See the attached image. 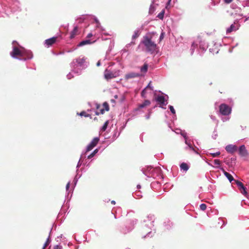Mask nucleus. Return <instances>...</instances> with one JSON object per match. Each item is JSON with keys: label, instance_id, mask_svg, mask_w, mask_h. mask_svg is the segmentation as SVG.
Here are the masks:
<instances>
[{"label": "nucleus", "instance_id": "60", "mask_svg": "<svg viewBox=\"0 0 249 249\" xmlns=\"http://www.w3.org/2000/svg\"><path fill=\"white\" fill-rule=\"evenodd\" d=\"M216 4V2L214 1H212V2H211V5H213V6H214Z\"/></svg>", "mask_w": 249, "mask_h": 249}, {"label": "nucleus", "instance_id": "38", "mask_svg": "<svg viewBox=\"0 0 249 249\" xmlns=\"http://www.w3.org/2000/svg\"><path fill=\"white\" fill-rule=\"evenodd\" d=\"M81 175H80L78 176V173H77V175L74 177V178L73 179V182L74 186L76 185L77 181L78 180V179L81 177Z\"/></svg>", "mask_w": 249, "mask_h": 249}, {"label": "nucleus", "instance_id": "40", "mask_svg": "<svg viewBox=\"0 0 249 249\" xmlns=\"http://www.w3.org/2000/svg\"><path fill=\"white\" fill-rule=\"evenodd\" d=\"M145 88H146V89L148 90V89H149L150 90V91H153V87L152 86V84H151V81H150L148 84L147 85V86Z\"/></svg>", "mask_w": 249, "mask_h": 249}, {"label": "nucleus", "instance_id": "11", "mask_svg": "<svg viewBox=\"0 0 249 249\" xmlns=\"http://www.w3.org/2000/svg\"><path fill=\"white\" fill-rule=\"evenodd\" d=\"M164 2V0H152V3L151 4L149 12L150 14H153L156 9V6H158L161 3H162Z\"/></svg>", "mask_w": 249, "mask_h": 249}, {"label": "nucleus", "instance_id": "64", "mask_svg": "<svg viewBox=\"0 0 249 249\" xmlns=\"http://www.w3.org/2000/svg\"><path fill=\"white\" fill-rule=\"evenodd\" d=\"M247 20H249V16L246 18V19H245V22Z\"/></svg>", "mask_w": 249, "mask_h": 249}, {"label": "nucleus", "instance_id": "42", "mask_svg": "<svg viewBox=\"0 0 249 249\" xmlns=\"http://www.w3.org/2000/svg\"><path fill=\"white\" fill-rule=\"evenodd\" d=\"M103 107H105V110L108 111L109 109V105L107 102H104L103 104Z\"/></svg>", "mask_w": 249, "mask_h": 249}, {"label": "nucleus", "instance_id": "13", "mask_svg": "<svg viewBox=\"0 0 249 249\" xmlns=\"http://www.w3.org/2000/svg\"><path fill=\"white\" fill-rule=\"evenodd\" d=\"M239 155L242 157H246L249 155V153L246 149L245 145L243 144L241 145L238 149Z\"/></svg>", "mask_w": 249, "mask_h": 249}, {"label": "nucleus", "instance_id": "34", "mask_svg": "<svg viewBox=\"0 0 249 249\" xmlns=\"http://www.w3.org/2000/svg\"><path fill=\"white\" fill-rule=\"evenodd\" d=\"M178 130L179 131L181 135L184 138L185 140H186V139H188L187 136V133L186 132H185L184 131H182L180 129H178Z\"/></svg>", "mask_w": 249, "mask_h": 249}, {"label": "nucleus", "instance_id": "29", "mask_svg": "<svg viewBox=\"0 0 249 249\" xmlns=\"http://www.w3.org/2000/svg\"><path fill=\"white\" fill-rule=\"evenodd\" d=\"M78 31V27L77 26H75L72 30V31L71 32L70 34V38L71 39L74 37L75 35L76 34V33Z\"/></svg>", "mask_w": 249, "mask_h": 249}, {"label": "nucleus", "instance_id": "28", "mask_svg": "<svg viewBox=\"0 0 249 249\" xmlns=\"http://www.w3.org/2000/svg\"><path fill=\"white\" fill-rule=\"evenodd\" d=\"M148 65L146 63H144L142 67L140 68V71L143 73H146L148 71Z\"/></svg>", "mask_w": 249, "mask_h": 249}, {"label": "nucleus", "instance_id": "4", "mask_svg": "<svg viewBox=\"0 0 249 249\" xmlns=\"http://www.w3.org/2000/svg\"><path fill=\"white\" fill-rule=\"evenodd\" d=\"M141 43L144 46L146 51L150 54L154 53L157 49V44L152 41L150 33L147 34L143 37Z\"/></svg>", "mask_w": 249, "mask_h": 249}, {"label": "nucleus", "instance_id": "2", "mask_svg": "<svg viewBox=\"0 0 249 249\" xmlns=\"http://www.w3.org/2000/svg\"><path fill=\"white\" fill-rule=\"evenodd\" d=\"M154 220L155 217L153 215H149L143 220L142 230V238H151L154 235L156 232L154 229Z\"/></svg>", "mask_w": 249, "mask_h": 249}, {"label": "nucleus", "instance_id": "23", "mask_svg": "<svg viewBox=\"0 0 249 249\" xmlns=\"http://www.w3.org/2000/svg\"><path fill=\"white\" fill-rule=\"evenodd\" d=\"M168 107H169V109H170V111H171V112L173 114V116L172 117L173 121L176 120L177 116L176 114V110H175L174 107L171 105H169Z\"/></svg>", "mask_w": 249, "mask_h": 249}, {"label": "nucleus", "instance_id": "20", "mask_svg": "<svg viewBox=\"0 0 249 249\" xmlns=\"http://www.w3.org/2000/svg\"><path fill=\"white\" fill-rule=\"evenodd\" d=\"M151 104V102L149 100H145L140 105H139L138 107L134 109L135 111H137L139 110L140 108H142L145 107L146 106H148Z\"/></svg>", "mask_w": 249, "mask_h": 249}, {"label": "nucleus", "instance_id": "22", "mask_svg": "<svg viewBox=\"0 0 249 249\" xmlns=\"http://www.w3.org/2000/svg\"><path fill=\"white\" fill-rule=\"evenodd\" d=\"M164 226L166 229L169 230L173 226V223L170 220L167 219L164 222Z\"/></svg>", "mask_w": 249, "mask_h": 249}, {"label": "nucleus", "instance_id": "45", "mask_svg": "<svg viewBox=\"0 0 249 249\" xmlns=\"http://www.w3.org/2000/svg\"><path fill=\"white\" fill-rule=\"evenodd\" d=\"M200 209L202 211H205L207 208V205L204 203H202L199 206Z\"/></svg>", "mask_w": 249, "mask_h": 249}, {"label": "nucleus", "instance_id": "36", "mask_svg": "<svg viewBox=\"0 0 249 249\" xmlns=\"http://www.w3.org/2000/svg\"><path fill=\"white\" fill-rule=\"evenodd\" d=\"M216 128H217V127L216 126L215 128H214V130L213 132V134L212 135V138L215 140L216 139V138L218 136V134H217V130H216Z\"/></svg>", "mask_w": 249, "mask_h": 249}, {"label": "nucleus", "instance_id": "48", "mask_svg": "<svg viewBox=\"0 0 249 249\" xmlns=\"http://www.w3.org/2000/svg\"><path fill=\"white\" fill-rule=\"evenodd\" d=\"M210 118H211V119L213 121H215V122H216V127H217V125H218V121H217V120H216V117H215V116H213V115H211V116H210Z\"/></svg>", "mask_w": 249, "mask_h": 249}, {"label": "nucleus", "instance_id": "53", "mask_svg": "<svg viewBox=\"0 0 249 249\" xmlns=\"http://www.w3.org/2000/svg\"><path fill=\"white\" fill-rule=\"evenodd\" d=\"M70 186V182L69 181L67 183V184H66V190L67 192L69 191Z\"/></svg>", "mask_w": 249, "mask_h": 249}, {"label": "nucleus", "instance_id": "30", "mask_svg": "<svg viewBox=\"0 0 249 249\" xmlns=\"http://www.w3.org/2000/svg\"><path fill=\"white\" fill-rule=\"evenodd\" d=\"M140 35V30L139 29H137L135 30L134 34L132 36V40L137 38Z\"/></svg>", "mask_w": 249, "mask_h": 249}, {"label": "nucleus", "instance_id": "51", "mask_svg": "<svg viewBox=\"0 0 249 249\" xmlns=\"http://www.w3.org/2000/svg\"><path fill=\"white\" fill-rule=\"evenodd\" d=\"M50 242V236L48 237V238H47L46 242L45 243L44 245V248H45L48 245V244Z\"/></svg>", "mask_w": 249, "mask_h": 249}, {"label": "nucleus", "instance_id": "16", "mask_svg": "<svg viewBox=\"0 0 249 249\" xmlns=\"http://www.w3.org/2000/svg\"><path fill=\"white\" fill-rule=\"evenodd\" d=\"M235 182L237 186L241 190V193L245 195H247V192L246 191V188L244 186V184L238 180H235Z\"/></svg>", "mask_w": 249, "mask_h": 249}, {"label": "nucleus", "instance_id": "1", "mask_svg": "<svg viewBox=\"0 0 249 249\" xmlns=\"http://www.w3.org/2000/svg\"><path fill=\"white\" fill-rule=\"evenodd\" d=\"M12 49L10 55L13 58L25 61L33 58V54L30 50L25 49L15 40L12 42Z\"/></svg>", "mask_w": 249, "mask_h": 249}, {"label": "nucleus", "instance_id": "32", "mask_svg": "<svg viewBox=\"0 0 249 249\" xmlns=\"http://www.w3.org/2000/svg\"><path fill=\"white\" fill-rule=\"evenodd\" d=\"M74 74L75 73L73 71H72V69H71V71L67 75V78L68 79H71L74 77Z\"/></svg>", "mask_w": 249, "mask_h": 249}, {"label": "nucleus", "instance_id": "49", "mask_svg": "<svg viewBox=\"0 0 249 249\" xmlns=\"http://www.w3.org/2000/svg\"><path fill=\"white\" fill-rule=\"evenodd\" d=\"M164 35H165V33L163 31H162L161 33H160V38H159L160 41H161L163 39V38L164 36Z\"/></svg>", "mask_w": 249, "mask_h": 249}, {"label": "nucleus", "instance_id": "3", "mask_svg": "<svg viewBox=\"0 0 249 249\" xmlns=\"http://www.w3.org/2000/svg\"><path fill=\"white\" fill-rule=\"evenodd\" d=\"M87 58L85 56H80L74 59L70 64L72 71L75 74L79 75L81 74L83 70H85L89 65V63L86 61Z\"/></svg>", "mask_w": 249, "mask_h": 249}, {"label": "nucleus", "instance_id": "17", "mask_svg": "<svg viewBox=\"0 0 249 249\" xmlns=\"http://www.w3.org/2000/svg\"><path fill=\"white\" fill-rule=\"evenodd\" d=\"M217 168L222 171L225 176L228 178L230 182H231L232 181H235V180H234L232 175L226 172L223 167H217Z\"/></svg>", "mask_w": 249, "mask_h": 249}, {"label": "nucleus", "instance_id": "18", "mask_svg": "<svg viewBox=\"0 0 249 249\" xmlns=\"http://www.w3.org/2000/svg\"><path fill=\"white\" fill-rule=\"evenodd\" d=\"M104 77L106 79L109 80L115 77L114 73L107 69L104 71Z\"/></svg>", "mask_w": 249, "mask_h": 249}, {"label": "nucleus", "instance_id": "63", "mask_svg": "<svg viewBox=\"0 0 249 249\" xmlns=\"http://www.w3.org/2000/svg\"><path fill=\"white\" fill-rule=\"evenodd\" d=\"M246 5L249 6V0H248L246 2Z\"/></svg>", "mask_w": 249, "mask_h": 249}, {"label": "nucleus", "instance_id": "39", "mask_svg": "<svg viewBox=\"0 0 249 249\" xmlns=\"http://www.w3.org/2000/svg\"><path fill=\"white\" fill-rule=\"evenodd\" d=\"M164 11H161L157 16V17L160 19H162L164 17Z\"/></svg>", "mask_w": 249, "mask_h": 249}, {"label": "nucleus", "instance_id": "35", "mask_svg": "<svg viewBox=\"0 0 249 249\" xmlns=\"http://www.w3.org/2000/svg\"><path fill=\"white\" fill-rule=\"evenodd\" d=\"M147 89L146 88H144L142 89L141 92V96L142 98H145L146 97V94L147 93Z\"/></svg>", "mask_w": 249, "mask_h": 249}, {"label": "nucleus", "instance_id": "9", "mask_svg": "<svg viewBox=\"0 0 249 249\" xmlns=\"http://www.w3.org/2000/svg\"><path fill=\"white\" fill-rule=\"evenodd\" d=\"M231 108L225 104H222L219 106V111L223 115L227 116L231 114Z\"/></svg>", "mask_w": 249, "mask_h": 249}, {"label": "nucleus", "instance_id": "50", "mask_svg": "<svg viewBox=\"0 0 249 249\" xmlns=\"http://www.w3.org/2000/svg\"><path fill=\"white\" fill-rule=\"evenodd\" d=\"M141 193L139 192H135V193L133 194V196L134 197H136V196H138L139 197H141L142 196L140 195Z\"/></svg>", "mask_w": 249, "mask_h": 249}, {"label": "nucleus", "instance_id": "52", "mask_svg": "<svg viewBox=\"0 0 249 249\" xmlns=\"http://www.w3.org/2000/svg\"><path fill=\"white\" fill-rule=\"evenodd\" d=\"M62 249V246L59 244L56 245L54 246L53 247V249Z\"/></svg>", "mask_w": 249, "mask_h": 249}, {"label": "nucleus", "instance_id": "19", "mask_svg": "<svg viewBox=\"0 0 249 249\" xmlns=\"http://www.w3.org/2000/svg\"><path fill=\"white\" fill-rule=\"evenodd\" d=\"M56 38L57 37L53 36L52 37L46 39L44 41V45H46L48 47H50L55 42Z\"/></svg>", "mask_w": 249, "mask_h": 249}, {"label": "nucleus", "instance_id": "44", "mask_svg": "<svg viewBox=\"0 0 249 249\" xmlns=\"http://www.w3.org/2000/svg\"><path fill=\"white\" fill-rule=\"evenodd\" d=\"M209 51L213 53V54L214 53H218V50L217 49H216V48H210L209 49Z\"/></svg>", "mask_w": 249, "mask_h": 249}, {"label": "nucleus", "instance_id": "59", "mask_svg": "<svg viewBox=\"0 0 249 249\" xmlns=\"http://www.w3.org/2000/svg\"><path fill=\"white\" fill-rule=\"evenodd\" d=\"M92 36V33H89V34L87 35V37L89 38V37H91Z\"/></svg>", "mask_w": 249, "mask_h": 249}, {"label": "nucleus", "instance_id": "14", "mask_svg": "<svg viewBox=\"0 0 249 249\" xmlns=\"http://www.w3.org/2000/svg\"><path fill=\"white\" fill-rule=\"evenodd\" d=\"M142 76L140 73L130 72L126 73L124 76V79L127 80L129 79L140 77Z\"/></svg>", "mask_w": 249, "mask_h": 249}, {"label": "nucleus", "instance_id": "31", "mask_svg": "<svg viewBox=\"0 0 249 249\" xmlns=\"http://www.w3.org/2000/svg\"><path fill=\"white\" fill-rule=\"evenodd\" d=\"M98 151H99V148H96L95 149H94L90 153V154H89V155L88 156V157H87L88 159H90L92 158H93L95 155V154H96L98 152Z\"/></svg>", "mask_w": 249, "mask_h": 249}, {"label": "nucleus", "instance_id": "7", "mask_svg": "<svg viewBox=\"0 0 249 249\" xmlns=\"http://www.w3.org/2000/svg\"><path fill=\"white\" fill-rule=\"evenodd\" d=\"M168 96L167 94H164L163 95H158L156 97L155 100L156 102L160 104V107L163 109H165L166 107H165V106H166L168 104L167 100L168 99Z\"/></svg>", "mask_w": 249, "mask_h": 249}, {"label": "nucleus", "instance_id": "15", "mask_svg": "<svg viewBox=\"0 0 249 249\" xmlns=\"http://www.w3.org/2000/svg\"><path fill=\"white\" fill-rule=\"evenodd\" d=\"M237 149V147L235 145L228 144L225 147L226 151L230 154L234 153Z\"/></svg>", "mask_w": 249, "mask_h": 249}, {"label": "nucleus", "instance_id": "37", "mask_svg": "<svg viewBox=\"0 0 249 249\" xmlns=\"http://www.w3.org/2000/svg\"><path fill=\"white\" fill-rule=\"evenodd\" d=\"M214 163L216 165V168H218L217 167H221L220 166L221 162L218 159H215L214 160Z\"/></svg>", "mask_w": 249, "mask_h": 249}, {"label": "nucleus", "instance_id": "61", "mask_svg": "<svg viewBox=\"0 0 249 249\" xmlns=\"http://www.w3.org/2000/svg\"><path fill=\"white\" fill-rule=\"evenodd\" d=\"M110 102L113 104H115L116 103L115 99H111Z\"/></svg>", "mask_w": 249, "mask_h": 249}, {"label": "nucleus", "instance_id": "12", "mask_svg": "<svg viewBox=\"0 0 249 249\" xmlns=\"http://www.w3.org/2000/svg\"><path fill=\"white\" fill-rule=\"evenodd\" d=\"M99 137H95L91 141V142L87 145L86 148V152H88L92 150L98 143L99 141Z\"/></svg>", "mask_w": 249, "mask_h": 249}, {"label": "nucleus", "instance_id": "27", "mask_svg": "<svg viewBox=\"0 0 249 249\" xmlns=\"http://www.w3.org/2000/svg\"><path fill=\"white\" fill-rule=\"evenodd\" d=\"M85 153H83L81 155V157H80V158L77 164V165H76V172L78 173V168L81 166L82 165V163L83 161V155L85 154Z\"/></svg>", "mask_w": 249, "mask_h": 249}, {"label": "nucleus", "instance_id": "54", "mask_svg": "<svg viewBox=\"0 0 249 249\" xmlns=\"http://www.w3.org/2000/svg\"><path fill=\"white\" fill-rule=\"evenodd\" d=\"M94 21L97 24H100V23H99V21L98 20V19H97V18L96 17H94Z\"/></svg>", "mask_w": 249, "mask_h": 249}, {"label": "nucleus", "instance_id": "56", "mask_svg": "<svg viewBox=\"0 0 249 249\" xmlns=\"http://www.w3.org/2000/svg\"><path fill=\"white\" fill-rule=\"evenodd\" d=\"M233 0H224L226 3L229 4L231 3Z\"/></svg>", "mask_w": 249, "mask_h": 249}, {"label": "nucleus", "instance_id": "46", "mask_svg": "<svg viewBox=\"0 0 249 249\" xmlns=\"http://www.w3.org/2000/svg\"><path fill=\"white\" fill-rule=\"evenodd\" d=\"M148 113L145 116V119L148 120L150 118L151 114L152 113V109H149L148 110Z\"/></svg>", "mask_w": 249, "mask_h": 249}, {"label": "nucleus", "instance_id": "57", "mask_svg": "<svg viewBox=\"0 0 249 249\" xmlns=\"http://www.w3.org/2000/svg\"><path fill=\"white\" fill-rule=\"evenodd\" d=\"M101 64L100 61L99 60V61H98L97 62V64H96V66H97V67H99V66H101Z\"/></svg>", "mask_w": 249, "mask_h": 249}, {"label": "nucleus", "instance_id": "62", "mask_svg": "<svg viewBox=\"0 0 249 249\" xmlns=\"http://www.w3.org/2000/svg\"><path fill=\"white\" fill-rule=\"evenodd\" d=\"M111 203L112 204H113V205H115V204H116V202H115V201H114V200H112V201H111Z\"/></svg>", "mask_w": 249, "mask_h": 249}, {"label": "nucleus", "instance_id": "21", "mask_svg": "<svg viewBox=\"0 0 249 249\" xmlns=\"http://www.w3.org/2000/svg\"><path fill=\"white\" fill-rule=\"evenodd\" d=\"M238 29V27H236L234 24H231V26L226 30L227 34H229L232 31H235Z\"/></svg>", "mask_w": 249, "mask_h": 249}, {"label": "nucleus", "instance_id": "58", "mask_svg": "<svg viewBox=\"0 0 249 249\" xmlns=\"http://www.w3.org/2000/svg\"><path fill=\"white\" fill-rule=\"evenodd\" d=\"M95 106H96V107L98 109L100 107V104H98V103H95Z\"/></svg>", "mask_w": 249, "mask_h": 249}, {"label": "nucleus", "instance_id": "43", "mask_svg": "<svg viewBox=\"0 0 249 249\" xmlns=\"http://www.w3.org/2000/svg\"><path fill=\"white\" fill-rule=\"evenodd\" d=\"M209 154L212 155L213 157L214 158L219 156L220 154V152L219 151H217L215 153H209Z\"/></svg>", "mask_w": 249, "mask_h": 249}, {"label": "nucleus", "instance_id": "24", "mask_svg": "<svg viewBox=\"0 0 249 249\" xmlns=\"http://www.w3.org/2000/svg\"><path fill=\"white\" fill-rule=\"evenodd\" d=\"M120 132L116 128L114 130L111 141L113 142L115 141L120 135Z\"/></svg>", "mask_w": 249, "mask_h": 249}, {"label": "nucleus", "instance_id": "41", "mask_svg": "<svg viewBox=\"0 0 249 249\" xmlns=\"http://www.w3.org/2000/svg\"><path fill=\"white\" fill-rule=\"evenodd\" d=\"M108 121H107L103 124V126L101 128V130L105 131L108 125Z\"/></svg>", "mask_w": 249, "mask_h": 249}, {"label": "nucleus", "instance_id": "55", "mask_svg": "<svg viewBox=\"0 0 249 249\" xmlns=\"http://www.w3.org/2000/svg\"><path fill=\"white\" fill-rule=\"evenodd\" d=\"M221 119L223 121V122H225V121H227L229 120V117H226V118L222 117Z\"/></svg>", "mask_w": 249, "mask_h": 249}, {"label": "nucleus", "instance_id": "33", "mask_svg": "<svg viewBox=\"0 0 249 249\" xmlns=\"http://www.w3.org/2000/svg\"><path fill=\"white\" fill-rule=\"evenodd\" d=\"M77 115L80 116H84L85 117H89L90 116V114H87L85 111H83L81 112L80 113H77Z\"/></svg>", "mask_w": 249, "mask_h": 249}, {"label": "nucleus", "instance_id": "25", "mask_svg": "<svg viewBox=\"0 0 249 249\" xmlns=\"http://www.w3.org/2000/svg\"><path fill=\"white\" fill-rule=\"evenodd\" d=\"M180 168L181 170H183L184 171L186 172L188 170L189 166L186 163L182 162L180 165Z\"/></svg>", "mask_w": 249, "mask_h": 249}, {"label": "nucleus", "instance_id": "47", "mask_svg": "<svg viewBox=\"0 0 249 249\" xmlns=\"http://www.w3.org/2000/svg\"><path fill=\"white\" fill-rule=\"evenodd\" d=\"M104 113H105V109H103V108H102V109H100V111L99 112L96 111L95 112V114L96 115H99L100 114H103Z\"/></svg>", "mask_w": 249, "mask_h": 249}, {"label": "nucleus", "instance_id": "8", "mask_svg": "<svg viewBox=\"0 0 249 249\" xmlns=\"http://www.w3.org/2000/svg\"><path fill=\"white\" fill-rule=\"evenodd\" d=\"M137 223V220L136 219L131 220L129 223V225L126 226L124 228H123L121 230V232L124 234L129 232L134 229V226Z\"/></svg>", "mask_w": 249, "mask_h": 249}, {"label": "nucleus", "instance_id": "6", "mask_svg": "<svg viewBox=\"0 0 249 249\" xmlns=\"http://www.w3.org/2000/svg\"><path fill=\"white\" fill-rule=\"evenodd\" d=\"M208 46L204 42L200 41L199 42V47L198 46V44L195 42H193L191 45V47L190 49L191 51V55H192L194 52L195 50L196 49V52L200 55L203 53L204 52L206 51Z\"/></svg>", "mask_w": 249, "mask_h": 249}, {"label": "nucleus", "instance_id": "26", "mask_svg": "<svg viewBox=\"0 0 249 249\" xmlns=\"http://www.w3.org/2000/svg\"><path fill=\"white\" fill-rule=\"evenodd\" d=\"M92 42L89 39H85L81 41L78 45V47H82L87 44H91Z\"/></svg>", "mask_w": 249, "mask_h": 249}, {"label": "nucleus", "instance_id": "5", "mask_svg": "<svg viewBox=\"0 0 249 249\" xmlns=\"http://www.w3.org/2000/svg\"><path fill=\"white\" fill-rule=\"evenodd\" d=\"M143 174L148 178H155L156 176L160 174L161 170L160 167L153 168L151 166H149L142 170Z\"/></svg>", "mask_w": 249, "mask_h": 249}, {"label": "nucleus", "instance_id": "10", "mask_svg": "<svg viewBox=\"0 0 249 249\" xmlns=\"http://www.w3.org/2000/svg\"><path fill=\"white\" fill-rule=\"evenodd\" d=\"M185 143L187 145V146L185 147V150H189L196 154H199V153L197 151L198 148L196 146H193L190 140H188V139H186L185 140Z\"/></svg>", "mask_w": 249, "mask_h": 249}]
</instances>
